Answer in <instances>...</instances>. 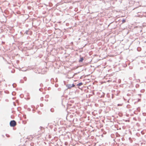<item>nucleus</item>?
Returning <instances> with one entry per match:
<instances>
[{
    "instance_id": "f257e3e1",
    "label": "nucleus",
    "mask_w": 146,
    "mask_h": 146,
    "mask_svg": "<svg viewBox=\"0 0 146 146\" xmlns=\"http://www.w3.org/2000/svg\"><path fill=\"white\" fill-rule=\"evenodd\" d=\"M10 124L11 127H14L16 125V123L15 121L12 120L10 121Z\"/></svg>"
},
{
    "instance_id": "f03ea898",
    "label": "nucleus",
    "mask_w": 146,
    "mask_h": 146,
    "mask_svg": "<svg viewBox=\"0 0 146 146\" xmlns=\"http://www.w3.org/2000/svg\"><path fill=\"white\" fill-rule=\"evenodd\" d=\"M67 86L68 88H72L71 85V84H68Z\"/></svg>"
},
{
    "instance_id": "7ed1b4c3",
    "label": "nucleus",
    "mask_w": 146,
    "mask_h": 146,
    "mask_svg": "<svg viewBox=\"0 0 146 146\" xmlns=\"http://www.w3.org/2000/svg\"><path fill=\"white\" fill-rule=\"evenodd\" d=\"M83 84V83L82 82H80L77 85V86H80L82 85Z\"/></svg>"
},
{
    "instance_id": "20e7f679",
    "label": "nucleus",
    "mask_w": 146,
    "mask_h": 146,
    "mask_svg": "<svg viewBox=\"0 0 146 146\" xmlns=\"http://www.w3.org/2000/svg\"><path fill=\"white\" fill-rule=\"evenodd\" d=\"M84 60V59L83 58H80V60H79L80 62H82Z\"/></svg>"
},
{
    "instance_id": "39448f33",
    "label": "nucleus",
    "mask_w": 146,
    "mask_h": 146,
    "mask_svg": "<svg viewBox=\"0 0 146 146\" xmlns=\"http://www.w3.org/2000/svg\"><path fill=\"white\" fill-rule=\"evenodd\" d=\"M126 22V20L125 19H123L122 21V23H124Z\"/></svg>"
},
{
    "instance_id": "423d86ee",
    "label": "nucleus",
    "mask_w": 146,
    "mask_h": 146,
    "mask_svg": "<svg viewBox=\"0 0 146 146\" xmlns=\"http://www.w3.org/2000/svg\"><path fill=\"white\" fill-rule=\"evenodd\" d=\"M71 86L72 87H74L75 86V85L74 84H73L72 85H71Z\"/></svg>"
}]
</instances>
